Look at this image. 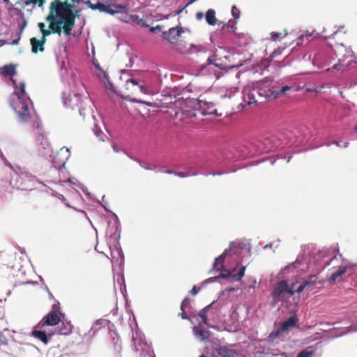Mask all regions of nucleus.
Wrapping results in <instances>:
<instances>
[{"label":"nucleus","instance_id":"obj_1","mask_svg":"<svg viewBox=\"0 0 357 357\" xmlns=\"http://www.w3.org/2000/svg\"><path fill=\"white\" fill-rule=\"evenodd\" d=\"M31 128L37 135L36 141L40 143L38 150L40 155L47 159L51 158L52 150L45 135L41 121L33 108L30 97L25 91V84L24 83V128L30 129Z\"/></svg>","mask_w":357,"mask_h":357},{"label":"nucleus","instance_id":"obj_2","mask_svg":"<svg viewBox=\"0 0 357 357\" xmlns=\"http://www.w3.org/2000/svg\"><path fill=\"white\" fill-rule=\"evenodd\" d=\"M307 140L305 138L300 139V137H297L295 142H291L288 140L286 142H282L280 137L275 135H271L264 137L262 139L259 140L252 144L251 147L255 149V151L252 153L249 147L244 146L236 148L238 151V158H245L252 156L255 154H261L264 153H269L275 151L278 149H282L284 146L288 145L289 146L294 145L295 146H304L307 143Z\"/></svg>","mask_w":357,"mask_h":357},{"label":"nucleus","instance_id":"obj_3","mask_svg":"<svg viewBox=\"0 0 357 357\" xmlns=\"http://www.w3.org/2000/svg\"><path fill=\"white\" fill-rule=\"evenodd\" d=\"M75 4H71L68 0L53 1L50 5V13L52 14L58 22L63 26V33L70 36L75 24V18L79 17L78 11L73 13Z\"/></svg>","mask_w":357,"mask_h":357},{"label":"nucleus","instance_id":"obj_4","mask_svg":"<svg viewBox=\"0 0 357 357\" xmlns=\"http://www.w3.org/2000/svg\"><path fill=\"white\" fill-rule=\"evenodd\" d=\"M15 67L16 66L13 64L3 66L0 68V73L4 77H10V82L15 89L12 93L10 105L19 116H22V114L18 109L20 105L22 109V82L17 85L15 80L13 79V76L16 74Z\"/></svg>","mask_w":357,"mask_h":357},{"label":"nucleus","instance_id":"obj_5","mask_svg":"<svg viewBox=\"0 0 357 357\" xmlns=\"http://www.w3.org/2000/svg\"><path fill=\"white\" fill-rule=\"evenodd\" d=\"M62 99L63 105L66 107H69L72 109H77L79 115L83 118L92 110V100L89 97L83 96L79 93H74L73 96L69 94L67 96L66 93L63 92Z\"/></svg>","mask_w":357,"mask_h":357},{"label":"nucleus","instance_id":"obj_6","mask_svg":"<svg viewBox=\"0 0 357 357\" xmlns=\"http://www.w3.org/2000/svg\"><path fill=\"white\" fill-rule=\"evenodd\" d=\"M282 85L280 81H275L270 77H266L257 82L258 93L260 96L270 100L271 96H273L275 91L278 90Z\"/></svg>","mask_w":357,"mask_h":357},{"label":"nucleus","instance_id":"obj_7","mask_svg":"<svg viewBox=\"0 0 357 357\" xmlns=\"http://www.w3.org/2000/svg\"><path fill=\"white\" fill-rule=\"evenodd\" d=\"M45 21L49 23L48 29H46V25L43 22H39L38 26L42 33V37H45L56 33L59 36L63 33V26H62L58 20L49 13L48 15L45 17Z\"/></svg>","mask_w":357,"mask_h":357},{"label":"nucleus","instance_id":"obj_8","mask_svg":"<svg viewBox=\"0 0 357 357\" xmlns=\"http://www.w3.org/2000/svg\"><path fill=\"white\" fill-rule=\"evenodd\" d=\"M192 169L187 172H176L175 175L181 177L185 178L190 176H196L198 174H204L205 176H208L209 174H206L205 170L212 166V163L209 162L208 160H197L193 161L191 163Z\"/></svg>","mask_w":357,"mask_h":357},{"label":"nucleus","instance_id":"obj_9","mask_svg":"<svg viewBox=\"0 0 357 357\" xmlns=\"http://www.w3.org/2000/svg\"><path fill=\"white\" fill-rule=\"evenodd\" d=\"M357 270V264H349L347 266H340L335 269L327 281L330 284H333L336 281H342L344 275L350 276Z\"/></svg>","mask_w":357,"mask_h":357},{"label":"nucleus","instance_id":"obj_10","mask_svg":"<svg viewBox=\"0 0 357 357\" xmlns=\"http://www.w3.org/2000/svg\"><path fill=\"white\" fill-rule=\"evenodd\" d=\"M238 151H237V149H235L234 151V153H229L227 154L226 156H225L222 159V161H215L213 160V158L212 157H208V158H201L200 160H209L210 162L212 163V166L208 167L206 170H205V173L206 174H208V172H207V170L209 169L210 168H212L213 167H215V165H220L221 163H224V164H227V163H229V162H234V161H236L238 160H240L241 158H238ZM236 169H232L231 171H225V172H213V173H209L208 175H213V176H221V175H223V174H229V172H236Z\"/></svg>","mask_w":357,"mask_h":357},{"label":"nucleus","instance_id":"obj_11","mask_svg":"<svg viewBox=\"0 0 357 357\" xmlns=\"http://www.w3.org/2000/svg\"><path fill=\"white\" fill-rule=\"evenodd\" d=\"M66 314L61 312L50 311L38 323V328H47L48 326H55L59 324L62 318L64 319Z\"/></svg>","mask_w":357,"mask_h":357},{"label":"nucleus","instance_id":"obj_12","mask_svg":"<svg viewBox=\"0 0 357 357\" xmlns=\"http://www.w3.org/2000/svg\"><path fill=\"white\" fill-rule=\"evenodd\" d=\"M245 270L246 266H241L237 274H234V273L236 271V268H234L231 270L225 268V270L219 271L220 273L218 275V281L220 279H227L231 280V282H240L245 275Z\"/></svg>","mask_w":357,"mask_h":357},{"label":"nucleus","instance_id":"obj_13","mask_svg":"<svg viewBox=\"0 0 357 357\" xmlns=\"http://www.w3.org/2000/svg\"><path fill=\"white\" fill-rule=\"evenodd\" d=\"M327 254L328 251L326 250L319 251L314 256V264L321 271L328 267L331 263L337 260L336 256L330 257Z\"/></svg>","mask_w":357,"mask_h":357},{"label":"nucleus","instance_id":"obj_14","mask_svg":"<svg viewBox=\"0 0 357 357\" xmlns=\"http://www.w3.org/2000/svg\"><path fill=\"white\" fill-rule=\"evenodd\" d=\"M37 184L44 187V189L41 190L43 192L52 195V191H54L50 187L40 181L36 176L24 172V185H26L24 190H31L33 188H36Z\"/></svg>","mask_w":357,"mask_h":357},{"label":"nucleus","instance_id":"obj_15","mask_svg":"<svg viewBox=\"0 0 357 357\" xmlns=\"http://www.w3.org/2000/svg\"><path fill=\"white\" fill-rule=\"evenodd\" d=\"M185 30L190 32V29L188 28H184L180 24L175 27H172L169 29L167 31L162 32V39L172 45L176 44V43L178 42V38L181 37Z\"/></svg>","mask_w":357,"mask_h":357},{"label":"nucleus","instance_id":"obj_16","mask_svg":"<svg viewBox=\"0 0 357 357\" xmlns=\"http://www.w3.org/2000/svg\"><path fill=\"white\" fill-rule=\"evenodd\" d=\"M55 335V331L47 328H38V324L33 327L31 335L39 340L44 344H47L50 340Z\"/></svg>","mask_w":357,"mask_h":357},{"label":"nucleus","instance_id":"obj_17","mask_svg":"<svg viewBox=\"0 0 357 357\" xmlns=\"http://www.w3.org/2000/svg\"><path fill=\"white\" fill-rule=\"evenodd\" d=\"M238 313L237 310L233 309L228 318L225 317L222 320L225 324V329L229 333H236L239 331Z\"/></svg>","mask_w":357,"mask_h":357},{"label":"nucleus","instance_id":"obj_18","mask_svg":"<svg viewBox=\"0 0 357 357\" xmlns=\"http://www.w3.org/2000/svg\"><path fill=\"white\" fill-rule=\"evenodd\" d=\"M195 109L200 112L203 116L214 114L217 112L213 102L201 99V96L197 99Z\"/></svg>","mask_w":357,"mask_h":357},{"label":"nucleus","instance_id":"obj_19","mask_svg":"<svg viewBox=\"0 0 357 357\" xmlns=\"http://www.w3.org/2000/svg\"><path fill=\"white\" fill-rule=\"evenodd\" d=\"M176 47L175 50L182 54H192L193 51H195L196 52L206 51L205 47L202 45H195L192 43L189 47H188L187 44L181 40L176 43Z\"/></svg>","mask_w":357,"mask_h":357},{"label":"nucleus","instance_id":"obj_20","mask_svg":"<svg viewBox=\"0 0 357 357\" xmlns=\"http://www.w3.org/2000/svg\"><path fill=\"white\" fill-rule=\"evenodd\" d=\"M96 202H98V204H101V206L104 208V210L107 212V213H109L112 214V215L114 218V231L113 233H112L110 234V238L112 239H114V241H116V243H119L120 238H121V229H120V227H121V225H120V221L119 220V218L118 216L116 215V214L114 212H112V211H110L107 206H106V204H104L102 202L99 201L98 199H95Z\"/></svg>","mask_w":357,"mask_h":357},{"label":"nucleus","instance_id":"obj_21","mask_svg":"<svg viewBox=\"0 0 357 357\" xmlns=\"http://www.w3.org/2000/svg\"><path fill=\"white\" fill-rule=\"evenodd\" d=\"M86 4L93 10H98L101 13L114 15V12L112 11V6L109 4H106L100 1H97L95 3H91L90 1H87Z\"/></svg>","mask_w":357,"mask_h":357},{"label":"nucleus","instance_id":"obj_22","mask_svg":"<svg viewBox=\"0 0 357 357\" xmlns=\"http://www.w3.org/2000/svg\"><path fill=\"white\" fill-rule=\"evenodd\" d=\"M298 318L296 313H293L289 318L285 321H282L280 326V331L282 332H287L292 328L298 326Z\"/></svg>","mask_w":357,"mask_h":357},{"label":"nucleus","instance_id":"obj_23","mask_svg":"<svg viewBox=\"0 0 357 357\" xmlns=\"http://www.w3.org/2000/svg\"><path fill=\"white\" fill-rule=\"evenodd\" d=\"M194 335L200 341H208L211 333L208 331L204 329L201 324L195 326L192 329Z\"/></svg>","mask_w":357,"mask_h":357},{"label":"nucleus","instance_id":"obj_24","mask_svg":"<svg viewBox=\"0 0 357 357\" xmlns=\"http://www.w3.org/2000/svg\"><path fill=\"white\" fill-rule=\"evenodd\" d=\"M73 328V324L70 321L62 318V320L60 321L58 327L55 328L54 331L57 332L58 334L63 335H68L71 333L72 329Z\"/></svg>","mask_w":357,"mask_h":357},{"label":"nucleus","instance_id":"obj_25","mask_svg":"<svg viewBox=\"0 0 357 357\" xmlns=\"http://www.w3.org/2000/svg\"><path fill=\"white\" fill-rule=\"evenodd\" d=\"M47 39L45 37H41L40 40L36 37L31 38L30 39V43L32 53L36 54L38 52H43L45 50L44 45Z\"/></svg>","mask_w":357,"mask_h":357},{"label":"nucleus","instance_id":"obj_26","mask_svg":"<svg viewBox=\"0 0 357 357\" xmlns=\"http://www.w3.org/2000/svg\"><path fill=\"white\" fill-rule=\"evenodd\" d=\"M305 282L312 281L309 287H306V291L308 292L313 291L317 289H320L324 284V280H319L317 275H311L308 278L304 280Z\"/></svg>","mask_w":357,"mask_h":357},{"label":"nucleus","instance_id":"obj_27","mask_svg":"<svg viewBox=\"0 0 357 357\" xmlns=\"http://www.w3.org/2000/svg\"><path fill=\"white\" fill-rule=\"evenodd\" d=\"M285 287L286 280H282L275 285L271 294L282 300L286 295Z\"/></svg>","mask_w":357,"mask_h":357},{"label":"nucleus","instance_id":"obj_28","mask_svg":"<svg viewBox=\"0 0 357 357\" xmlns=\"http://www.w3.org/2000/svg\"><path fill=\"white\" fill-rule=\"evenodd\" d=\"M354 311V316L355 320L351 322V324L347 327H343L342 332L339 334H335L334 337H341L352 332H357V305Z\"/></svg>","mask_w":357,"mask_h":357},{"label":"nucleus","instance_id":"obj_29","mask_svg":"<svg viewBox=\"0 0 357 357\" xmlns=\"http://www.w3.org/2000/svg\"><path fill=\"white\" fill-rule=\"evenodd\" d=\"M296 90L293 86L289 85L282 84L278 90L275 91V94L271 96L270 100H276L282 97H284L289 94V92H294Z\"/></svg>","mask_w":357,"mask_h":357},{"label":"nucleus","instance_id":"obj_30","mask_svg":"<svg viewBox=\"0 0 357 357\" xmlns=\"http://www.w3.org/2000/svg\"><path fill=\"white\" fill-rule=\"evenodd\" d=\"M108 321H107L106 319H99L96 320L93 322V326H91V328H90L89 332L85 334V337H88L89 339L92 338L93 337H94L96 335V334L97 333L98 330L100 328H101L102 327H103L104 324L107 323Z\"/></svg>","mask_w":357,"mask_h":357},{"label":"nucleus","instance_id":"obj_31","mask_svg":"<svg viewBox=\"0 0 357 357\" xmlns=\"http://www.w3.org/2000/svg\"><path fill=\"white\" fill-rule=\"evenodd\" d=\"M4 2L10 4L9 10L13 12L14 14L18 15L20 18H22V13L21 9L19 7L20 6V0H3Z\"/></svg>","mask_w":357,"mask_h":357},{"label":"nucleus","instance_id":"obj_32","mask_svg":"<svg viewBox=\"0 0 357 357\" xmlns=\"http://www.w3.org/2000/svg\"><path fill=\"white\" fill-rule=\"evenodd\" d=\"M65 152V158L62 159L59 163H57L56 161V158H52V165L55 168H61L63 167L66 164V160L69 158L70 155V149L67 147H63L60 149V151L59 152V155L62 154Z\"/></svg>","mask_w":357,"mask_h":357},{"label":"nucleus","instance_id":"obj_33","mask_svg":"<svg viewBox=\"0 0 357 357\" xmlns=\"http://www.w3.org/2000/svg\"><path fill=\"white\" fill-rule=\"evenodd\" d=\"M217 353L220 357H236L237 353L227 347H220L217 349Z\"/></svg>","mask_w":357,"mask_h":357},{"label":"nucleus","instance_id":"obj_34","mask_svg":"<svg viewBox=\"0 0 357 357\" xmlns=\"http://www.w3.org/2000/svg\"><path fill=\"white\" fill-rule=\"evenodd\" d=\"M205 20L206 23L210 26H214L218 23V20L215 17V11L214 9L210 8L207 10L205 13Z\"/></svg>","mask_w":357,"mask_h":357},{"label":"nucleus","instance_id":"obj_35","mask_svg":"<svg viewBox=\"0 0 357 357\" xmlns=\"http://www.w3.org/2000/svg\"><path fill=\"white\" fill-rule=\"evenodd\" d=\"M316 352V348L314 346H310L307 348L300 351L296 357H312Z\"/></svg>","mask_w":357,"mask_h":357},{"label":"nucleus","instance_id":"obj_36","mask_svg":"<svg viewBox=\"0 0 357 357\" xmlns=\"http://www.w3.org/2000/svg\"><path fill=\"white\" fill-rule=\"evenodd\" d=\"M300 264H301V261L298 259H297L295 261H293V262L287 264L282 268H281L280 272L278 273V274L283 275L285 273L292 272L294 269L296 268L297 265Z\"/></svg>","mask_w":357,"mask_h":357},{"label":"nucleus","instance_id":"obj_37","mask_svg":"<svg viewBox=\"0 0 357 357\" xmlns=\"http://www.w3.org/2000/svg\"><path fill=\"white\" fill-rule=\"evenodd\" d=\"M102 79L104 82V86L106 89L111 91L114 93H116L115 87L114 86L112 82H110L109 76L106 72H102Z\"/></svg>","mask_w":357,"mask_h":357},{"label":"nucleus","instance_id":"obj_38","mask_svg":"<svg viewBox=\"0 0 357 357\" xmlns=\"http://www.w3.org/2000/svg\"><path fill=\"white\" fill-rule=\"evenodd\" d=\"M230 255L229 249H225L218 257H215L213 263V269H218V261L225 262L227 256Z\"/></svg>","mask_w":357,"mask_h":357},{"label":"nucleus","instance_id":"obj_39","mask_svg":"<svg viewBox=\"0 0 357 357\" xmlns=\"http://www.w3.org/2000/svg\"><path fill=\"white\" fill-rule=\"evenodd\" d=\"M117 282L120 286V291L124 298L127 296L126 281L123 274L120 275L117 279Z\"/></svg>","mask_w":357,"mask_h":357},{"label":"nucleus","instance_id":"obj_40","mask_svg":"<svg viewBox=\"0 0 357 357\" xmlns=\"http://www.w3.org/2000/svg\"><path fill=\"white\" fill-rule=\"evenodd\" d=\"M188 301V297L185 298L181 304V312L179 313V316H181L182 319L189 320L191 323H193L192 319L186 314L185 312V303Z\"/></svg>","mask_w":357,"mask_h":357},{"label":"nucleus","instance_id":"obj_41","mask_svg":"<svg viewBox=\"0 0 357 357\" xmlns=\"http://www.w3.org/2000/svg\"><path fill=\"white\" fill-rule=\"evenodd\" d=\"M112 6V11L114 12V14H118V13H124L126 12V10H127V5H125V4H116V3H114V4H112L111 5Z\"/></svg>","mask_w":357,"mask_h":357},{"label":"nucleus","instance_id":"obj_42","mask_svg":"<svg viewBox=\"0 0 357 357\" xmlns=\"http://www.w3.org/2000/svg\"><path fill=\"white\" fill-rule=\"evenodd\" d=\"M243 65V63H241L238 65H231V66H227L222 63L215 62V63H214V66L215 67H217L221 70H224L225 72H227L230 69L238 68V67H240Z\"/></svg>","mask_w":357,"mask_h":357},{"label":"nucleus","instance_id":"obj_43","mask_svg":"<svg viewBox=\"0 0 357 357\" xmlns=\"http://www.w3.org/2000/svg\"><path fill=\"white\" fill-rule=\"evenodd\" d=\"M243 101L247 105H250L252 103L257 102L255 95L252 93H248L243 96Z\"/></svg>","mask_w":357,"mask_h":357},{"label":"nucleus","instance_id":"obj_44","mask_svg":"<svg viewBox=\"0 0 357 357\" xmlns=\"http://www.w3.org/2000/svg\"><path fill=\"white\" fill-rule=\"evenodd\" d=\"M47 357H63V355L57 347H52L48 350Z\"/></svg>","mask_w":357,"mask_h":357},{"label":"nucleus","instance_id":"obj_45","mask_svg":"<svg viewBox=\"0 0 357 357\" xmlns=\"http://www.w3.org/2000/svg\"><path fill=\"white\" fill-rule=\"evenodd\" d=\"M342 328H343L333 327L328 330H324V332L327 335H330L331 336V338H336L337 337H334V335L335 334H339L340 333H341Z\"/></svg>","mask_w":357,"mask_h":357},{"label":"nucleus","instance_id":"obj_46","mask_svg":"<svg viewBox=\"0 0 357 357\" xmlns=\"http://www.w3.org/2000/svg\"><path fill=\"white\" fill-rule=\"evenodd\" d=\"M207 313H208V311H206V309H205L204 307L202 308L199 312V317L201 318L202 319V324H204V325L206 326H208V324H209L210 323L208 322V317H207Z\"/></svg>","mask_w":357,"mask_h":357},{"label":"nucleus","instance_id":"obj_47","mask_svg":"<svg viewBox=\"0 0 357 357\" xmlns=\"http://www.w3.org/2000/svg\"><path fill=\"white\" fill-rule=\"evenodd\" d=\"M126 83L127 84L131 83L132 84H133L135 86H138L139 88V90L142 93H147V89H146V86L144 85L139 84L138 81L135 79H129L126 80Z\"/></svg>","mask_w":357,"mask_h":357},{"label":"nucleus","instance_id":"obj_48","mask_svg":"<svg viewBox=\"0 0 357 357\" xmlns=\"http://www.w3.org/2000/svg\"><path fill=\"white\" fill-rule=\"evenodd\" d=\"M52 196L53 197H55L56 198H58L59 200H61L67 207L68 208H70V205L69 204L68 202H67L66 201V199L65 198V197L60 194V193H58L56 191H52Z\"/></svg>","mask_w":357,"mask_h":357},{"label":"nucleus","instance_id":"obj_49","mask_svg":"<svg viewBox=\"0 0 357 357\" xmlns=\"http://www.w3.org/2000/svg\"><path fill=\"white\" fill-rule=\"evenodd\" d=\"M281 333L283 332L282 331H280V327L277 330L272 331L268 337V342H273L275 339L278 337Z\"/></svg>","mask_w":357,"mask_h":357},{"label":"nucleus","instance_id":"obj_50","mask_svg":"<svg viewBox=\"0 0 357 357\" xmlns=\"http://www.w3.org/2000/svg\"><path fill=\"white\" fill-rule=\"evenodd\" d=\"M312 282V281H310V282H305L303 281L302 282V284H301L296 289H295V291L297 293V294H301V292H303L304 290H306V287H309V285L310 284V283Z\"/></svg>","mask_w":357,"mask_h":357},{"label":"nucleus","instance_id":"obj_51","mask_svg":"<svg viewBox=\"0 0 357 357\" xmlns=\"http://www.w3.org/2000/svg\"><path fill=\"white\" fill-rule=\"evenodd\" d=\"M270 35H271V40H273V41H276L278 39L282 38L285 36H287V30H284V36H282V33H280V32L273 31V32H271L270 33Z\"/></svg>","mask_w":357,"mask_h":357},{"label":"nucleus","instance_id":"obj_52","mask_svg":"<svg viewBox=\"0 0 357 357\" xmlns=\"http://www.w3.org/2000/svg\"><path fill=\"white\" fill-rule=\"evenodd\" d=\"M231 13L232 17H234V20L236 21V20L239 19L240 15H241V11L236 7V5L232 6Z\"/></svg>","mask_w":357,"mask_h":357},{"label":"nucleus","instance_id":"obj_53","mask_svg":"<svg viewBox=\"0 0 357 357\" xmlns=\"http://www.w3.org/2000/svg\"><path fill=\"white\" fill-rule=\"evenodd\" d=\"M294 285H295L294 284L289 285L288 283V281L286 280V287H285L286 294H289L290 296H294L296 293L295 291V289H294Z\"/></svg>","mask_w":357,"mask_h":357},{"label":"nucleus","instance_id":"obj_54","mask_svg":"<svg viewBox=\"0 0 357 357\" xmlns=\"http://www.w3.org/2000/svg\"><path fill=\"white\" fill-rule=\"evenodd\" d=\"M78 185H79V188H80V190L87 196L89 197L92 200H94V199L93 198V196L91 195V192H89L88 191V189L82 183H78Z\"/></svg>","mask_w":357,"mask_h":357},{"label":"nucleus","instance_id":"obj_55","mask_svg":"<svg viewBox=\"0 0 357 357\" xmlns=\"http://www.w3.org/2000/svg\"><path fill=\"white\" fill-rule=\"evenodd\" d=\"M227 29H229L232 33L236 34V31L237 29L236 22L234 20H229V23L227 24Z\"/></svg>","mask_w":357,"mask_h":357},{"label":"nucleus","instance_id":"obj_56","mask_svg":"<svg viewBox=\"0 0 357 357\" xmlns=\"http://www.w3.org/2000/svg\"><path fill=\"white\" fill-rule=\"evenodd\" d=\"M218 276L208 278L202 282V287H204L208 284L213 283L214 282H218Z\"/></svg>","mask_w":357,"mask_h":357},{"label":"nucleus","instance_id":"obj_57","mask_svg":"<svg viewBox=\"0 0 357 357\" xmlns=\"http://www.w3.org/2000/svg\"><path fill=\"white\" fill-rule=\"evenodd\" d=\"M138 164L140 165L141 167L144 168L146 170H152L156 167L155 165L152 166L149 163L144 162L142 160H139Z\"/></svg>","mask_w":357,"mask_h":357},{"label":"nucleus","instance_id":"obj_58","mask_svg":"<svg viewBox=\"0 0 357 357\" xmlns=\"http://www.w3.org/2000/svg\"><path fill=\"white\" fill-rule=\"evenodd\" d=\"M306 40H305V36H299L295 40L296 45L298 47H303L305 44Z\"/></svg>","mask_w":357,"mask_h":357},{"label":"nucleus","instance_id":"obj_59","mask_svg":"<svg viewBox=\"0 0 357 357\" xmlns=\"http://www.w3.org/2000/svg\"><path fill=\"white\" fill-rule=\"evenodd\" d=\"M208 328H214L217 330L218 331H226V329H225V324L223 321H222L221 325H213L211 324H208L207 326Z\"/></svg>","mask_w":357,"mask_h":357},{"label":"nucleus","instance_id":"obj_60","mask_svg":"<svg viewBox=\"0 0 357 357\" xmlns=\"http://www.w3.org/2000/svg\"><path fill=\"white\" fill-rule=\"evenodd\" d=\"M287 157L285 155H283L282 154H276L275 155L270 158L271 164L273 165L276 160L278 159H286Z\"/></svg>","mask_w":357,"mask_h":357},{"label":"nucleus","instance_id":"obj_61","mask_svg":"<svg viewBox=\"0 0 357 357\" xmlns=\"http://www.w3.org/2000/svg\"><path fill=\"white\" fill-rule=\"evenodd\" d=\"M225 262L221 261H218V269H213V268L208 271V273H212L213 271H218L220 270H225Z\"/></svg>","mask_w":357,"mask_h":357},{"label":"nucleus","instance_id":"obj_62","mask_svg":"<svg viewBox=\"0 0 357 357\" xmlns=\"http://www.w3.org/2000/svg\"><path fill=\"white\" fill-rule=\"evenodd\" d=\"M271 301L270 302V306L272 307H274L281 301V299L273 296L271 294Z\"/></svg>","mask_w":357,"mask_h":357},{"label":"nucleus","instance_id":"obj_63","mask_svg":"<svg viewBox=\"0 0 357 357\" xmlns=\"http://www.w3.org/2000/svg\"><path fill=\"white\" fill-rule=\"evenodd\" d=\"M141 356L142 357H155L154 353L153 351L150 350H142Z\"/></svg>","mask_w":357,"mask_h":357},{"label":"nucleus","instance_id":"obj_64","mask_svg":"<svg viewBox=\"0 0 357 357\" xmlns=\"http://www.w3.org/2000/svg\"><path fill=\"white\" fill-rule=\"evenodd\" d=\"M94 134L96 135L97 137H98L101 141H104L103 137L105 136V135L103 133V132L98 129V130H94Z\"/></svg>","mask_w":357,"mask_h":357}]
</instances>
